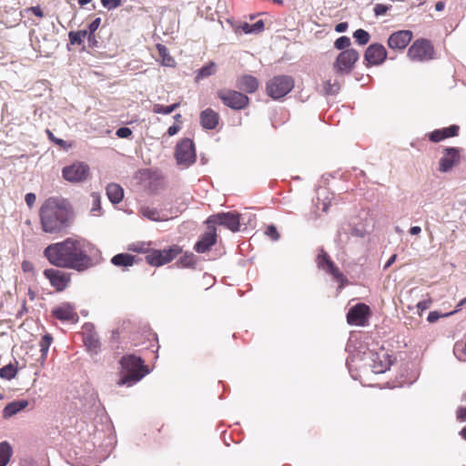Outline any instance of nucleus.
Instances as JSON below:
<instances>
[{"mask_svg": "<svg viewBox=\"0 0 466 466\" xmlns=\"http://www.w3.org/2000/svg\"><path fill=\"white\" fill-rule=\"evenodd\" d=\"M44 256L55 267L83 272L95 265L100 251L86 239L67 238L64 241L48 245L44 250Z\"/></svg>", "mask_w": 466, "mask_h": 466, "instance_id": "obj_1", "label": "nucleus"}, {"mask_svg": "<svg viewBox=\"0 0 466 466\" xmlns=\"http://www.w3.org/2000/svg\"><path fill=\"white\" fill-rule=\"evenodd\" d=\"M42 229L48 234H57L68 228L71 210L64 198H49L39 210Z\"/></svg>", "mask_w": 466, "mask_h": 466, "instance_id": "obj_2", "label": "nucleus"}, {"mask_svg": "<svg viewBox=\"0 0 466 466\" xmlns=\"http://www.w3.org/2000/svg\"><path fill=\"white\" fill-rule=\"evenodd\" d=\"M120 364L126 373L119 380V385L130 387L138 382L148 373V370L143 364L142 359L135 355H126L122 357Z\"/></svg>", "mask_w": 466, "mask_h": 466, "instance_id": "obj_3", "label": "nucleus"}, {"mask_svg": "<svg viewBox=\"0 0 466 466\" xmlns=\"http://www.w3.org/2000/svg\"><path fill=\"white\" fill-rule=\"evenodd\" d=\"M360 360H369L371 370L375 374L386 372L392 364L391 356L384 348H380L378 350H369L364 351L363 358H360Z\"/></svg>", "mask_w": 466, "mask_h": 466, "instance_id": "obj_4", "label": "nucleus"}, {"mask_svg": "<svg viewBox=\"0 0 466 466\" xmlns=\"http://www.w3.org/2000/svg\"><path fill=\"white\" fill-rule=\"evenodd\" d=\"M294 87V79L289 76H276L267 84V94L273 99L288 95Z\"/></svg>", "mask_w": 466, "mask_h": 466, "instance_id": "obj_5", "label": "nucleus"}, {"mask_svg": "<svg viewBox=\"0 0 466 466\" xmlns=\"http://www.w3.org/2000/svg\"><path fill=\"white\" fill-rule=\"evenodd\" d=\"M208 228H216V225L223 226L232 232L239 231L240 214L237 212H220L211 215L206 221Z\"/></svg>", "mask_w": 466, "mask_h": 466, "instance_id": "obj_6", "label": "nucleus"}, {"mask_svg": "<svg viewBox=\"0 0 466 466\" xmlns=\"http://www.w3.org/2000/svg\"><path fill=\"white\" fill-rule=\"evenodd\" d=\"M181 251V248L177 245L164 249H154L146 256V260L151 266L160 267L172 261Z\"/></svg>", "mask_w": 466, "mask_h": 466, "instance_id": "obj_7", "label": "nucleus"}, {"mask_svg": "<svg viewBox=\"0 0 466 466\" xmlns=\"http://www.w3.org/2000/svg\"><path fill=\"white\" fill-rule=\"evenodd\" d=\"M175 157L178 165L189 167L196 161V151L193 141L184 138L176 147Z\"/></svg>", "mask_w": 466, "mask_h": 466, "instance_id": "obj_8", "label": "nucleus"}, {"mask_svg": "<svg viewBox=\"0 0 466 466\" xmlns=\"http://www.w3.org/2000/svg\"><path fill=\"white\" fill-rule=\"evenodd\" d=\"M217 95L225 106L235 110L246 107L249 101L246 95L235 90L221 89L218 91Z\"/></svg>", "mask_w": 466, "mask_h": 466, "instance_id": "obj_9", "label": "nucleus"}, {"mask_svg": "<svg viewBox=\"0 0 466 466\" xmlns=\"http://www.w3.org/2000/svg\"><path fill=\"white\" fill-rule=\"evenodd\" d=\"M359 57L360 55L357 50L348 48L338 56L334 63V69L339 74H350Z\"/></svg>", "mask_w": 466, "mask_h": 466, "instance_id": "obj_10", "label": "nucleus"}, {"mask_svg": "<svg viewBox=\"0 0 466 466\" xmlns=\"http://www.w3.org/2000/svg\"><path fill=\"white\" fill-rule=\"evenodd\" d=\"M433 46L426 39L416 40L408 50V56L413 61H424L432 58Z\"/></svg>", "mask_w": 466, "mask_h": 466, "instance_id": "obj_11", "label": "nucleus"}, {"mask_svg": "<svg viewBox=\"0 0 466 466\" xmlns=\"http://www.w3.org/2000/svg\"><path fill=\"white\" fill-rule=\"evenodd\" d=\"M66 180L73 183L85 181L89 175V167L84 162H76L62 170Z\"/></svg>", "mask_w": 466, "mask_h": 466, "instance_id": "obj_12", "label": "nucleus"}, {"mask_svg": "<svg viewBox=\"0 0 466 466\" xmlns=\"http://www.w3.org/2000/svg\"><path fill=\"white\" fill-rule=\"evenodd\" d=\"M318 267L327 273L333 276V278L340 283V288L344 286V283L347 281L346 278L339 271V269L335 266V264L329 259V255L321 249L320 253L317 258Z\"/></svg>", "mask_w": 466, "mask_h": 466, "instance_id": "obj_13", "label": "nucleus"}, {"mask_svg": "<svg viewBox=\"0 0 466 466\" xmlns=\"http://www.w3.org/2000/svg\"><path fill=\"white\" fill-rule=\"evenodd\" d=\"M370 312V308L363 304L358 303L350 308L347 313V321L350 325L364 326Z\"/></svg>", "mask_w": 466, "mask_h": 466, "instance_id": "obj_14", "label": "nucleus"}, {"mask_svg": "<svg viewBox=\"0 0 466 466\" xmlns=\"http://www.w3.org/2000/svg\"><path fill=\"white\" fill-rule=\"evenodd\" d=\"M52 315L61 321H78V314L76 307L69 302H63L52 309Z\"/></svg>", "mask_w": 466, "mask_h": 466, "instance_id": "obj_15", "label": "nucleus"}, {"mask_svg": "<svg viewBox=\"0 0 466 466\" xmlns=\"http://www.w3.org/2000/svg\"><path fill=\"white\" fill-rule=\"evenodd\" d=\"M44 275L57 291L64 290L70 281V277L67 273L55 268L45 269Z\"/></svg>", "mask_w": 466, "mask_h": 466, "instance_id": "obj_16", "label": "nucleus"}, {"mask_svg": "<svg viewBox=\"0 0 466 466\" xmlns=\"http://www.w3.org/2000/svg\"><path fill=\"white\" fill-rule=\"evenodd\" d=\"M413 34L410 30H400L392 33L388 39V46L392 50H403L410 43Z\"/></svg>", "mask_w": 466, "mask_h": 466, "instance_id": "obj_17", "label": "nucleus"}, {"mask_svg": "<svg viewBox=\"0 0 466 466\" xmlns=\"http://www.w3.org/2000/svg\"><path fill=\"white\" fill-rule=\"evenodd\" d=\"M387 58L386 48L381 44L370 45L364 55V59L368 65L378 66L382 64Z\"/></svg>", "mask_w": 466, "mask_h": 466, "instance_id": "obj_18", "label": "nucleus"}, {"mask_svg": "<svg viewBox=\"0 0 466 466\" xmlns=\"http://www.w3.org/2000/svg\"><path fill=\"white\" fill-rule=\"evenodd\" d=\"M460 162V150L457 147H446L439 160V170L446 173Z\"/></svg>", "mask_w": 466, "mask_h": 466, "instance_id": "obj_19", "label": "nucleus"}, {"mask_svg": "<svg viewBox=\"0 0 466 466\" xmlns=\"http://www.w3.org/2000/svg\"><path fill=\"white\" fill-rule=\"evenodd\" d=\"M217 241V232L216 228H208V231L205 232L201 235L199 240L195 244L194 249L198 253H205L210 249V248L215 245Z\"/></svg>", "mask_w": 466, "mask_h": 466, "instance_id": "obj_20", "label": "nucleus"}, {"mask_svg": "<svg viewBox=\"0 0 466 466\" xmlns=\"http://www.w3.org/2000/svg\"><path fill=\"white\" fill-rule=\"evenodd\" d=\"M200 124L203 128L212 130L218 125L219 116L211 108H207L200 113Z\"/></svg>", "mask_w": 466, "mask_h": 466, "instance_id": "obj_21", "label": "nucleus"}, {"mask_svg": "<svg viewBox=\"0 0 466 466\" xmlns=\"http://www.w3.org/2000/svg\"><path fill=\"white\" fill-rule=\"evenodd\" d=\"M237 87L246 93H254L258 87V79L250 75H244L238 78Z\"/></svg>", "mask_w": 466, "mask_h": 466, "instance_id": "obj_22", "label": "nucleus"}, {"mask_svg": "<svg viewBox=\"0 0 466 466\" xmlns=\"http://www.w3.org/2000/svg\"><path fill=\"white\" fill-rule=\"evenodd\" d=\"M350 235L362 238L364 236V232L362 229L353 227L350 224H344L338 230L339 242L340 244L346 243L349 240Z\"/></svg>", "mask_w": 466, "mask_h": 466, "instance_id": "obj_23", "label": "nucleus"}, {"mask_svg": "<svg viewBox=\"0 0 466 466\" xmlns=\"http://www.w3.org/2000/svg\"><path fill=\"white\" fill-rule=\"evenodd\" d=\"M136 178L150 189L154 190L152 183L157 181L160 176L157 172L153 171L149 168H143L137 171Z\"/></svg>", "mask_w": 466, "mask_h": 466, "instance_id": "obj_24", "label": "nucleus"}, {"mask_svg": "<svg viewBox=\"0 0 466 466\" xmlns=\"http://www.w3.org/2000/svg\"><path fill=\"white\" fill-rule=\"evenodd\" d=\"M27 400H14L8 403L3 410V417L9 419L28 406Z\"/></svg>", "mask_w": 466, "mask_h": 466, "instance_id": "obj_25", "label": "nucleus"}, {"mask_svg": "<svg viewBox=\"0 0 466 466\" xmlns=\"http://www.w3.org/2000/svg\"><path fill=\"white\" fill-rule=\"evenodd\" d=\"M106 195L108 199L113 204H118L124 198V189L122 187L116 183H110L106 186Z\"/></svg>", "mask_w": 466, "mask_h": 466, "instance_id": "obj_26", "label": "nucleus"}, {"mask_svg": "<svg viewBox=\"0 0 466 466\" xmlns=\"http://www.w3.org/2000/svg\"><path fill=\"white\" fill-rule=\"evenodd\" d=\"M85 328L86 329L91 331L92 325L86 324ZM84 342L88 350L92 351L93 353H96L100 347L98 337L95 332H89L88 334L85 335Z\"/></svg>", "mask_w": 466, "mask_h": 466, "instance_id": "obj_27", "label": "nucleus"}, {"mask_svg": "<svg viewBox=\"0 0 466 466\" xmlns=\"http://www.w3.org/2000/svg\"><path fill=\"white\" fill-rule=\"evenodd\" d=\"M136 257L128 253H119L111 258V263L116 267L127 268L135 263Z\"/></svg>", "mask_w": 466, "mask_h": 466, "instance_id": "obj_28", "label": "nucleus"}, {"mask_svg": "<svg viewBox=\"0 0 466 466\" xmlns=\"http://www.w3.org/2000/svg\"><path fill=\"white\" fill-rule=\"evenodd\" d=\"M12 447L7 441L0 442V466H6L12 456Z\"/></svg>", "mask_w": 466, "mask_h": 466, "instance_id": "obj_29", "label": "nucleus"}, {"mask_svg": "<svg viewBox=\"0 0 466 466\" xmlns=\"http://www.w3.org/2000/svg\"><path fill=\"white\" fill-rule=\"evenodd\" d=\"M141 213L145 218L153 221H159L164 219L163 217H161L160 212L155 208L143 207L141 208Z\"/></svg>", "mask_w": 466, "mask_h": 466, "instance_id": "obj_30", "label": "nucleus"}, {"mask_svg": "<svg viewBox=\"0 0 466 466\" xmlns=\"http://www.w3.org/2000/svg\"><path fill=\"white\" fill-rule=\"evenodd\" d=\"M215 72H216V65H215V63L210 62L208 65L202 66L198 70L196 79H197V81H198L199 79L208 77V76L214 75Z\"/></svg>", "mask_w": 466, "mask_h": 466, "instance_id": "obj_31", "label": "nucleus"}, {"mask_svg": "<svg viewBox=\"0 0 466 466\" xmlns=\"http://www.w3.org/2000/svg\"><path fill=\"white\" fill-rule=\"evenodd\" d=\"M178 106H179L178 103H175L170 106H163L160 104H155L153 106L152 111L155 114L169 115L172 112H174Z\"/></svg>", "mask_w": 466, "mask_h": 466, "instance_id": "obj_32", "label": "nucleus"}, {"mask_svg": "<svg viewBox=\"0 0 466 466\" xmlns=\"http://www.w3.org/2000/svg\"><path fill=\"white\" fill-rule=\"evenodd\" d=\"M52 341H53V337L50 334H45L42 337V339L39 342V346H40L41 357L43 359H45L46 357Z\"/></svg>", "mask_w": 466, "mask_h": 466, "instance_id": "obj_33", "label": "nucleus"}, {"mask_svg": "<svg viewBox=\"0 0 466 466\" xmlns=\"http://www.w3.org/2000/svg\"><path fill=\"white\" fill-rule=\"evenodd\" d=\"M17 373L16 368L13 364H8L0 369V377L5 380H12Z\"/></svg>", "mask_w": 466, "mask_h": 466, "instance_id": "obj_34", "label": "nucleus"}, {"mask_svg": "<svg viewBox=\"0 0 466 466\" xmlns=\"http://www.w3.org/2000/svg\"><path fill=\"white\" fill-rule=\"evenodd\" d=\"M340 89L339 83L338 81H334L331 83L329 80L326 81L323 86V90L325 95L333 96L337 95Z\"/></svg>", "mask_w": 466, "mask_h": 466, "instance_id": "obj_35", "label": "nucleus"}, {"mask_svg": "<svg viewBox=\"0 0 466 466\" xmlns=\"http://www.w3.org/2000/svg\"><path fill=\"white\" fill-rule=\"evenodd\" d=\"M68 35L71 45H80L82 39L86 37L87 30L71 31Z\"/></svg>", "mask_w": 466, "mask_h": 466, "instance_id": "obj_36", "label": "nucleus"}, {"mask_svg": "<svg viewBox=\"0 0 466 466\" xmlns=\"http://www.w3.org/2000/svg\"><path fill=\"white\" fill-rule=\"evenodd\" d=\"M353 37L355 38L356 42L363 46L369 43L370 35L366 30L358 29L353 33Z\"/></svg>", "mask_w": 466, "mask_h": 466, "instance_id": "obj_37", "label": "nucleus"}, {"mask_svg": "<svg viewBox=\"0 0 466 466\" xmlns=\"http://www.w3.org/2000/svg\"><path fill=\"white\" fill-rule=\"evenodd\" d=\"M453 353L460 361H466V342H457L454 346Z\"/></svg>", "mask_w": 466, "mask_h": 466, "instance_id": "obj_38", "label": "nucleus"}, {"mask_svg": "<svg viewBox=\"0 0 466 466\" xmlns=\"http://www.w3.org/2000/svg\"><path fill=\"white\" fill-rule=\"evenodd\" d=\"M92 198V208H91V214L93 216H97V212L101 210V197L98 193L93 192L91 194Z\"/></svg>", "mask_w": 466, "mask_h": 466, "instance_id": "obj_39", "label": "nucleus"}, {"mask_svg": "<svg viewBox=\"0 0 466 466\" xmlns=\"http://www.w3.org/2000/svg\"><path fill=\"white\" fill-rule=\"evenodd\" d=\"M443 139L448 137H456L459 132V127L457 125H451L448 127L439 129Z\"/></svg>", "mask_w": 466, "mask_h": 466, "instance_id": "obj_40", "label": "nucleus"}, {"mask_svg": "<svg viewBox=\"0 0 466 466\" xmlns=\"http://www.w3.org/2000/svg\"><path fill=\"white\" fill-rule=\"evenodd\" d=\"M350 46V39L348 36H340L339 37L335 43L334 46L339 50H346Z\"/></svg>", "mask_w": 466, "mask_h": 466, "instance_id": "obj_41", "label": "nucleus"}, {"mask_svg": "<svg viewBox=\"0 0 466 466\" xmlns=\"http://www.w3.org/2000/svg\"><path fill=\"white\" fill-rule=\"evenodd\" d=\"M157 49L159 51V54L163 57V61H164L165 65L166 66H171V61H173V59L171 58V56H169L167 54V47L162 46V45H157Z\"/></svg>", "mask_w": 466, "mask_h": 466, "instance_id": "obj_42", "label": "nucleus"}, {"mask_svg": "<svg viewBox=\"0 0 466 466\" xmlns=\"http://www.w3.org/2000/svg\"><path fill=\"white\" fill-rule=\"evenodd\" d=\"M455 311L456 310L449 312V313H445V314H441L438 311H431L428 315L427 320L431 323H433V322L437 321L440 318L448 317V316L453 314Z\"/></svg>", "mask_w": 466, "mask_h": 466, "instance_id": "obj_43", "label": "nucleus"}, {"mask_svg": "<svg viewBox=\"0 0 466 466\" xmlns=\"http://www.w3.org/2000/svg\"><path fill=\"white\" fill-rule=\"evenodd\" d=\"M101 3L107 10H113L121 5V0H101Z\"/></svg>", "mask_w": 466, "mask_h": 466, "instance_id": "obj_44", "label": "nucleus"}, {"mask_svg": "<svg viewBox=\"0 0 466 466\" xmlns=\"http://www.w3.org/2000/svg\"><path fill=\"white\" fill-rule=\"evenodd\" d=\"M266 235L268 236L272 240H279V234L274 225H269L266 229Z\"/></svg>", "mask_w": 466, "mask_h": 466, "instance_id": "obj_45", "label": "nucleus"}, {"mask_svg": "<svg viewBox=\"0 0 466 466\" xmlns=\"http://www.w3.org/2000/svg\"><path fill=\"white\" fill-rule=\"evenodd\" d=\"M432 303V300L431 298H427L425 299H422L417 303V309L420 313L423 312L424 310L428 309Z\"/></svg>", "mask_w": 466, "mask_h": 466, "instance_id": "obj_46", "label": "nucleus"}, {"mask_svg": "<svg viewBox=\"0 0 466 466\" xmlns=\"http://www.w3.org/2000/svg\"><path fill=\"white\" fill-rule=\"evenodd\" d=\"M116 135L120 138H128L132 135V130L127 127H122L116 130Z\"/></svg>", "mask_w": 466, "mask_h": 466, "instance_id": "obj_47", "label": "nucleus"}, {"mask_svg": "<svg viewBox=\"0 0 466 466\" xmlns=\"http://www.w3.org/2000/svg\"><path fill=\"white\" fill-rule=\"evenodd\" d=\"M428 137H429V139L434 143H438V142L443 140V138L441 135V131L439 129H436V130L429 133Z\"/></svg>", "mask_w": 466, "mask_h": 466, "instance_id": "obj_48", "label": "nucleus"}, {"mask_svg": "<svg viewBox=\"0 0 466 466\" xmlns=\"http://www.w3.org/2000/svg\"><path fill=\"white\" fill-rule=\"evenodd\" d=\"M251 25V31L253 34H258L264 30V22L262 20H258L254 24Z\"/></svg>", "mask_w": 466, "mask_h": 466, "instance_id": "obj_49", "label": "nucleus"}, {"mask_svg": "<svg viewBox=\"0 0 466 466\" xmlns=\"http://www.w3.org/2000/svg\"><path fill=\"white\" fill-rule=\"evenodd\" d=\"M388 10H389V7L387 5H382V4H378L374 7V14L377 16L383 15L384 14L387 13Z\"/></svg>", "mask_w": 466, "mask_h": 466, "instance_id": "obj_50", "label": "nucleus"}, {"mask_svg": "<svg viewBox=\"0 0 466 466\" xmlns=\"http://www.w3.org/2000/svg\"><path fill=\"white\" fill-rule=\"evenodd\" d=\"M101 23V18L97 17L94 19L89 25H88V31L89 34H94L96 30L98 28Z\"/></svg>", "mask_w": 466, "mask_h": 466, "instance_id": "obj_51", "label": "nucleus"}, {"mask_svg": "<svg viewBox=\"0 0 466 466\" xmlns=\"http://www.w3.org/2000/svg\"><path fill=\"white\" fill-rule=\"evenodd\" d=\"M178 263L182 267H190L193 264L192 255L181 257L178 260Z\"/></svg>", "mask_w": 466, "mask_h": 466, "instance_id": "obj_52", "label": "nucleus"}, {"mask_svg": "<svg viewBox=\"0 0 466 466\" xmlns=\"http://www.w3.org/2000/svg\"><path fill=\"white\" fill-rule=\"evenodd\" d=\"M35 199L36 197L34 193H27L25 197V201L30 208L34 206Z\"/></svg>", "mask_w": 466, "mask_h": 466, "instance_id": "obj_53", "label": "nucleus"}, {"mask_svg": "<svg viewBox=\"0 0 466 466\" xmlns=\"http://www.w3.org/2000/svg\"><path fill=\"white\" fill-rule=\"evenodd\" d=\"M46 133L48 134L49 138H50L53 142H55L56 145H59V146H61V147H65V145L66 144V142L65 140H63V139H61V138H56V137L53 135V133H52L51 131L46 130Z\"/></svg>", "mask_w": 466, "mask_h": 466, "instance_id": "obj_54", "label": "nucleus"}, {"mask_svg": "<svg viewBox=\"0 0 466 466\" xmlns=\"http://www.w3.org/2000/svg\"><path fill=\"white\" fill-rule=\"evenodd\" d=\"M28 311V309L26 307V301L24 299L22 301L21 309L16 313V319H22L23 316Z\"/></svg>", "mask_w": 466, "mask_h": 466, "instance_id": "obj_55", "label": "nucleus"}, {"mask_svg": "<svg viewBox=\"0 0 466 466\" xmlns=\"http://www.w3.org/2000/svg\"><path fill=\"white\" fill-rule=\"evenodd\" d=\"M86 38H87L88 46L90 47L97 46V41H96V35L94 34L87 33Z\"/></svg>", "mask_w": 466, "mask_h": 466, "instance_id": "obj_56", "label": "nucleus"}, {"mask_svg": "<svg viewBox=\"0 0 466 466\" xmlns=\"http://www.w3.org/2000/svg\"><path fill=\"white\" fill-rule=\"evenodd\" d=\"M348 23L347 22H341L336 25L335 31L338 33H343L348 29Z\"/></svg>", "mask_w": 466, "mask_h": 466, "instance_id": "obj_57", "label": "nucleus"}, {"mask_svg": "<svg viewBox=\"0 0 466 466\" xmlns=\"http://www.w3.org/2000/svg\"><path fill=\"white\" fill-rule=\"evenodd\" d=\"M29 11L38 17L44 16V13L39 5L30 7Z\"/></svg>", "mask_w": 466, "mask_h": 466, "instance_id": "obj_58", "label": "nucleus"}, {"mask_svg": "<svg viewBox=\"0 0 466 466\" xmlns=\"http://www.w3.org/2000/svg\"><path fill=\"white\" fill-rule=\"evenodd\" d=\"M457 418L461 420H466V408H460L457 410Z\"/></svg>", "mask_w": 466, "mask_h": 466, "instance_id": "obj_59", "label": "nucleus"}, {"mask_svg": "<svg viewBox=\"0 0 466 466\" xmlns=\"http://www.w3.org/2000/svg\"><path fill=\"white\" fill-rule=\"evenodd\" d=\"M179 129H180V127L178 126L173 125V126L168 127L167 134L169 136H174V135H176L179 131Z\"/></svg>", "mask_w": 466, "mask_h": 466, "instance_id": "obj_60", "label": "nucleus"}, {"mask_svg": "<svg viewBox=\"0 0 466 466\" xmlns=\"http://www.w3.org/2000/svg\"><path fill=\"white\" fill-rule=\"evenodd\" d=\"M22 268L25 272L31 271L33 269V264L29 261H24L22 263Z\"/></svg>", "mask_w": 466, "mask_h": 466, "instance_id": "obj_61", "label": "nucleus"}, {"mask_svg": "<svg viewBox=\"0 0 466 466\" xmlns=\"http://www.w3.org/2000/svg\"><path fill=\"white\" fill-rule=\"evenodd\" d=\"M396 258H397V255L394 254L392 255L389 260L386 262V264L384 265V269H387L388 268H390L396 260Z\"/></svg>", "mask_w": 466, "mask_h": 466, "instance_id": "obj_62", "label": "nucleus"}, {"mask_svg": "<svg viewBox=\"0 0 466 466\" xmlns=\"http://www.w3.org/2000/svg\"><path fill=\"white\" fill-rule=\"evenodd\" d=\"M241 29L243 30V32L245 34H253L252 31L250 30L251 29V25L248 24V23H244L241 26Z\"/></svg>", "mask_w": 466, "mask_h": 466, "instance_id": "obj_63", "label": "nucleus"}, {"mask_svg": "<svg viewBox=\"0 0 466 466\" xmlns=\"http://www.w3.org/2000/svg\"><path fill=\"white\" fill-rule=\"evenodd\" d=\"M420 231H421V228H420V227H419V226H413V227H411V228H410V233L411 235H418V234H420Z\"/></svg>", "mask_w": 466, "mask_h": 466, "instance_id": "obj_64", "label": "nucleus"}]
</instances>
